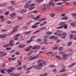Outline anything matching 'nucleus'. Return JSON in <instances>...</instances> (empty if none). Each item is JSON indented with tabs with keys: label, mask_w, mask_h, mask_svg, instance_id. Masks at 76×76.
<instances>
[{
	"label": "nucleus",
	"mask_w": 76,
	"mask_h": 76,
	"mask_svg": "<svg viewBox=\"0 0 76 76\" xmlns=\"http://www.w3.org/2000/svg\"><path fill=\"white\" fill-rule=\"evenodd\" d=\"M43 62L39 63L38 64L39 65H35L34 66V67L36 69L38 70H41L42 69V67L41 66H43Z\"/></svg>",
	"instance_id": "1"
},
{
	"label": "nucleus",
	"mask_w": 76,
	"mask_h": 76,
	"mask_svg": "<svg viewBox=\"0 0 76 76\" xmlns=\"http://www.w3.org/2000/svg\"><path fill=\"white\" fill-rule=\"evenodd\" d=\"M15 40L18 41V38L16 37L14 39H12L11 40L9 43V45H10L11 47H12V46L14 45V44H13V42Z\"/></svg>",
	"instance_id": "2"
},
{
	"label": "nucleus",
	"mask_w": 76,
	"mask_h": 76,
	"mask_svg": "<svg viewBox=\"0 0 76 76\" xmlns=\"http://www.w3.org/2000/svg\"><path fill=\"white\" fill-rule=\"evenodd\" d=\"M38 56H39V55H37L32 58V56H30L28 57V61L33 60L34 59H36Z\"/></svg>",
	"instance_id": "3"
},
{
	"label": "nucleus",
	"mask_w": 76,
	"mask_h": 76,
	"mask_svg": "<svg viewBox=\"0 0 76 76\" xmlns=\"http://www.w3.org/2000/svg\"><path fill=\"white\" fill-rule=\"evenodd\" d=\"M40 17H41V16L39 15V16H37L36 18H35V16L34 15H32L31 16V18L32 19H34V20H38L40 18Z\"/></svg>",
	"instance_id": "4"
},
{
	"label": "nucleus",
	"mask_w": 76,
	"mask_h": 76,
	"mask_svg": "<svg viewBox=\"0 0 76 76\" xmlns=\"http://www.w3.org/2000/svg\"><path fill=\"white\" fill-rule=\"evenodd\" d=\"M30 3H31V1H27V2L26 3V5L25 6V7L26 8L29 7L30 6V5L29 4Z\"/></svg>",
	"instance_id": "5"
},
{
	"label": "nucleus",
	"mask_w": 76,
	"mask_h": 76,
	"mask_svg": "<svg viewBox=\"0 0 76 76\" xmlns=\"http://www.w3.org/2000/svg\"><path fill=\"white\" fill-rule=\"evenodd\" d=\"M49 39L53 40H57L58 39V37H56L55 36H53L50 37Z\"/></svg>",
	"instance_id": "6"
},
{
	"label": "nucleus",
	"mask_w": 76,
	"mask_h": 76,
	"mask_svg": "<svg viewBox=\"0 0 76 76\" xmlns=\"http://www.w3.org/2000/svg\"><path fill=\"white\" fill-rule=\"evenodd\" d=\"M69 37L71 39H73L74 38L76 37V34L74 33L70 34L69 35Z\"/></svg>",
	"instance_id": "7"
},
{
	"label": "nucleus",
	"mask_w": 76,
	"mask_h": 76,
	"mask_svg": "<svg viewBox=\"0 0 76 76\" xmlns=\"http://www.w3.org/2000/svg\"><path fill=\"white\" fill-rule=\"evenodd\" d=\"M67 57H68V55L67 54H64L62 56L61 58L62 59V60H66Z\"/></svg>",
	"instance_id": "8"
},
{
	"label": "nucleus",
	"mask_w": 76,
	"mask_h": 76,
	"mask_svg": "<svg viewBox=\"0 0 76 76\" xmlns=\"http://www.w3.org/2000/svg\"><path fill=\"white\" fill-rule=\"evenodd\" d=\"M35 4H32L30 5V6H31V7L28 8L29 10H32V9H35V7H33V6H35Z\"/></svg>",
	"instance_id": "9"
},
{
	"label": "nucleus",
	"mask_w": 76,
	"mask_h": 76,
	"mask_svg": "<svg viewBox=\"0 0 76 76\" xmlns=\"http://www.w3.org/2000/svg\"><path fill=\"white\" fill-rule=\"evenodd\" d=\"M62 35L64 36H62L61 38H63V39H65V38H66V36L67 35V33L64 32L62 34Z\"/></svg>",
	"instance_id": "10"
},
{
	"label": "nucleus",
	"mask_w": 76,
	"mask_h": 76,
	"mask_svg": "<svg viewBox=\"0 0 76 76\" xmlns=\"http://www.w3.org/2000/svg\"><path fill=\"white\" fill-rule=\"evenodd\" d=\"M16 14L15 13V12H13L10 14V16L12 17V18H15V17H16Z\"/></svg>",
	"instance_id": "11"
},
{
	"label": "nucleus",
	"mask_w": 76,
	"mask_h": 76,
	"mask_svg": "<svg viewBox=\"0 0 76 76\" xmlns=\"http://www.w3.org/2000/svg\"><path fill=\"white\" fill-rule=\"evenodd\" d=\"M26 46L25 45H18V47L20 48H24Z\"/></svg>",
	"instance_id": "12"
},
{
	"label": "nucleus",
	"mask_w": 76,
	"mask_h": 76,
	"mask_svg": "<svg viewBox=\"0 0 76 76\" xmlns=\"http://www.w3.org/2000/svg\"><path fill=\"white\" fill-rule=\"evenodd\" d=\"M62 20H67L68 19V15H66L61 18Z\"/></svg>",
	"instance_id": "13"
},
{
	"label": "nucleus",
	"mask_w": 76,
	"mask_h": 76,
	"mask_svg": "<svg viewBox=\"0 0 76 76\" xmlns=\"http://www.w3.org/2000/svg\"><path fill=\"white\" fill-rule=\"evenodd\" d=\"M7 36V34H5V35H4V34H1L0 35V38H5Z\"/></svg>",
	"instance_id": "14"
},
{
	"label": "nucleus",
	"mask_w": 76,
	"mask_h": 76,
	"mask_svg": "<svg viewBox=\"0 0 76 76\" xmlns=\"http://www.w3.org/2000/svg\"><path fill=\"white\" fill-rule=\"evenodd\" d=\"M66 22H61L59 23V25L60 26H64L65 25H66Z\"/></svg>",
	"instance_id": "15"
},
{
	"label": "nucleus",
	"mask_w": 76,
	"mask_h": 76,
	"mask_svg": "<svg viewBox=\"0 0 76 76\" xmlns=\"http://www.w3.org/2000/svg\"><path fill=\"white\" fill-rule=\"evenodd\" d=\"M18 30V28H16V27H14L13 30L11 32V34H13L14 32H16V31Z\"/></svg>",
	"instance_id": "16"
},
{
	"label": "nucleus",
	"mask_w": 76,
	"mask_h": 76,
	"mask_svg": "<svg viewBox=\"0 0 76 76\" xmlns=\"http://www.w3.org/2000/svg\"><path fill=\"white\" fill-rule=\"evenodd\" d=\"M27 11V10H20L19 11V12L20 13H25Z\"/></svg>",
	"instance_id": "17"
},
{
	"label": "nucleus",
	"mask_w": 76,
	"mask_h": 76,
	"mask_svg": "<svg viewBox=\"0 0 76 76\" xmlns=\"http://www.w3.org/2000/svg\"><path fill=\"white\" fill-rule=\"evenodd\" d=\"M6 71L8 72L7 74H10V72H13V70L8 69L6 70Z\"/></svg>",
	"instance_id": "18"
},
{
	"label": "nucleus",
	"mask_w": 76,
	"mask_h": 76,
	"mask_svg": "<svg viewBox=\"0 0 76 76\" xmlns=\"http://www.w3.org/2000/svg\"><path fill=\"white\" fill-rule=\"evenodd\" d=\"M47 35H51L52 34V32H50V31H48L46 32L45 33Z\"/></svg>",
	"instance_id": "19"
},
{
	"label": "nucleus",
	"mask_w": 76,
	"mask_h": 76,
	"mask_svg": "<svg viewBox=\"0 0 76 76\" xmlns=\"http://www.w3.org/2000/svg\"><path fill=\"white\" fill-rule=\"evenodd\" d=\"M40 31H43V30H45L46 29V27H42L41 28H39Z\"/></svg>",
	"instance_id": "20"
},
{
	"label": "nucleus",
	"mask_w": 76,
	"mask_h": 76,
	"mask_svg": "<svg viewBox=\"0 0 76 76\" xmlns=\"http://www.w3.org/2000/svg\"><path fill=\"white\" fill-rule=\"evenodd\" d=\"M50 37V36L49 35H46L44 36V38H45L46 39H48Z\"/></svg>",
	"instance_id": "21"
},
{
	"label": "nucleus",
	"mask_w": 76,
	"mask_h": 76,
	"mask_svg": "<svg viewBox=\"0 0 76 76\" xmlns=\"http://www.w3.org/2000/svg\"><path fill=\"white\" fill-rule=\"evenodd\" d=\"M75 64H76L75 63H74L72 64L69 65V67H73L74 65H75Z\"/></svg>",
	"instance_id": "22"
},
{
	"label": "nucleus",
	"mask_w": 76,
	"mask_h": 76,
	"mask_svg": "<svg viewBox=\"0 0 76 76\" xmlns=\"http://www.w3.org/2000/svg\"><path fill=\"white\" fill-rule=\"evenodd\" d=\"M9 44H6L4 45L3 47V48H6V47H9Z\"/></svg>",
	"instance_id": "23"
},
{
	"label": "nucleus",
	"mask_w": 76,
	"mask_h": 76,
	"mask_svg": "<svg viewBox=\"0 0 76 76\" xmlns=\"http://www.w3.org/2000/svg\"><path fill=\"white\" fill-rule=\"evenodd\" d=\"M59 51H61L63 50V47H60L59 48Z\"/></svg>",
	"instance_id": "24"
},
{
	"label": "nucleus",
	"mask_w": 76,
	"mask_h": 76,
	"mask_svg": "<svg viewBox=\"0 0 76 76\" xmlns=\"http://www.w3.org/2000/svg\"><path fill=\"white\" fill-rule=\"evenodd\" d=\"M47 75H48L47 73H45L40 74V76H46Z\"/></svg>",
	"instance_id": "25"
},
{
	"label": "nucleus",
	"mask_w": 76,
	"mask_h": 76,
	"mask_svg": "<svg viewBox=\"0 0 76 76\" xmlns=\"http://www.w3.org/2000/svg\"><path fill=\"white\" fill-rule=\"evenodd\" d=\"M66 69H63L60 70L59 71V72H60V73L64 72H66Z\"/></svg>",
	"instance_id": "26"
},
{
	"label": "nucleus",
	"mask_w": 76,
	"mask_h": 76,
	"mask_svg": "<svg viewBox=\"0 0 76 76\" xmlns=\"http://www.w3.org/2000/svg\"><path fill=\"white\" fill-rule=\"evenodd\" d=\"M31 32V31H29L26 32H24V34L26 35H28V34H29Z\"/></svg>",
	"instance_id": "27"
},
{
	"label": "nucleus",
	"mask_w": 76,
	"mask_h": 76,
	"mask_svg": "<svg viewBox=\"0 0 76 76\" xmlns=\"http://www.w3.org/2000/svg\"><path fill=\"white\" fill-rule=\"evenodd\" d=\"M10 70H15V69H16V68L13 67H10L9 68Z\"/></svg>",
	"instance_id": "28"
},
{
	"label": "nucleus",
	"mask_w": 76,
	"mask_h": 76,
	"mask_svg": "<svg viewBox=\"0 0 76 76\" xmlns=\"http://www.w3.org/2000/svg\"><path fill=\"white\" fill-rule=\"evenodd\" d=\"M56 57L57 58V59H58V60H61V58L59 56H56Z\"/></svg>",
	"instance_id": "29"
},
{
	"label": "nucleus",
	"mask_w": 76,
	"mask_h": 76,
	"mask_svg": "<svg viewBox=\"0 0 76 76\" xmlns=\"http://www.w3.org/2000/svg\"><path fill=\"white\" fill-rule=\"evenodd\" d=\"M10 2L12 3V4L13 5H15L16 3V2L14 1H10Z\"/></svg>",
	"instance_id": "30"
},
{
	"label": "nucleus",
	"mask_w": 76,
	"mask_h": 76,
	"mask_svg": "<svg viewBox=\"0 0 76 76\" xmlns=\"http://www.w3.org/2000/svg\"><path fill=\"white\" fill-rule=\"evenodd\" d=\"M32 41H33V39H31L29 41H28L26 42V43L29 44V43H31V42H32Z\"/></svg>",
	"instance_id": "31"
},
{
	"label": "nucleus",
	"mask_w": 76,
	"mask_h": 76,
	"mask_svg": "<svg viewBox=\"0 0 76 76\" xmlns=\"http://www.w3.org/2000/svg\"><path fill=\"white\" fill-rule=\"evenodd\" d=\"M8 9L11 10H13V7L12 6H10L8 7Z\"/></svg>",
	"instance_id": "32"
},
{
	"label": "nucleus",
	"mask_w": 76,
	"mask_h": 76,
	"mask_svg": "<svg viewBox=\"0 0 76 76\" xmlns=\"http://www.w3.org/2000/svg\"><path fill=\"white\" fill-rule=\"evenodd\" d=\"M22 66L19 67L17 69V70H22Z\"/></svg>",
	"instance_id": "33"
},
{
	"label": "nucleus",
	"mask_w": 76,
	"mask_h": 76,
	"mask_svg": "<svg viewBox=\"0 0 76 76\" xmlns=\"http://www.w3.org/2000/svg\"><path fill=\"white\" fill-rule=\"evenodd\" d=\"M38 27L36 25H33L32 26L31 28H37Z\"/></svg>",
	"instance_id": "34"
},
{
	"label": "nucleus",
	"mask_w": 76,
	"mask_h": 76,
	"mask_svg": "<svg viewBox=\"0 0 76 76\" xmlns=\"http://www.w3.org/2000/svg\"><path fill=\"white\" fill-rule=\"evenodd\" d=\"M58 47H54L52 48V49L53 50H57L58 49Z\"/></svg>",
	"instance_id": "35"
},
{
	"label": "nucleus",
	"mask_w": 76,
	"mask_h": 76,
	"mask_svg": "<svg viewBox=\"0 0 76 76\" xmlns=\"http://www.w3.org/2000/svg\"><path fill=\"white\" fill-rule=\"evenodd\" d=\"M63 27H64V26H61L58 27V29H62V28H63Z\"/></svg>",
	"instance_id": "36"
},
{
	"label": "nucleus",
	"mask_w": 76,
	"mask_h": 76,
	"mask_svg": "<svg viewBox=\"0 0 76 76\" xmlns=\"http://www.w3.org/2000/svg\"><path fill=\"white\" fill-rule=\"evenodd\" d=\"M20 75V73L15 74V76H19Z\"/></svg>",
	"instance_id": "37"
},
{
	"label": "nucleus",
	"mask_w": 76,
	"mask_h": 76,
	"mask_svg": "<svg viewBox=\"0 0 76 76\" xmlns=\"http://www.w3.org/2000/svg\"><path fill=\"white\" fill-rule=\"evenodd\" d=\"M46 53L48 54H52L53 53L52 52H48Z\"/></svg>",
	"instance_id": "38"
},
{
	"label": "nucleus",
	"mask_w": 76,
	"mask_h": 76,
	"mask_svg": "<svg viewBox=\"0 0 76 76\" xmlns=\"http://www.w3.org/2000/svg\"><path fill=\"white\" fill-rule=\"evenodd\" d=\"M64 26V29H67L68 27H67V25L66 24H65V25Z\"/></svg>",
	"instance_id": "39"
},
{
	"label": "nucleus",
	"mask_w": 76,
	"mask_h": 76,
	"mask_svg": "<svg viewBox=\"0 0 76 76\" xmlns=\"http://www.w3.org/2000/svg\"><path fill=\"white\" fill-rule=\"evenodd\" d=\"M72 44V42H70L68 43L67 45L68 46H70Z\"/></svg>",
	"instance_id": "40"
},
{
	"label": "nucleus",
	"mask_w": 76,
	"mask_h": 76,
	"mask_svg": "<svg viewBox=\"0 0 76 76\" xmlns=\"http://www.w3.org/2000/svg\"><path fill=\"white\" fill-rule=\"evenodd\" d=\"M36 1L37 2L39 3V2H41L43 1V0H36Z\"/></svg>",
	"instance_id": "41"
},
{
	"label": "nucleus",
	"mask_w": 76,
	"mask_h": 76,
	"mask_svg": "<svg viewBox=\"0 0 76 76\" xmlns=\"http://www.w3.org/2000/svg\"><path fill=\"white\" fill-rule=\"evenodd\" d=\"M23 68H24V69L25 70H27V68L26 67V65H24L23 66Z\"/></svg>",
	"instance_id": "42"
},
{
	"label": "nucleus",
	"mask_w": 76,
	"mask_h": 76,
	"mask_svg": "<svg viewBox=\"0 0 76 76\" xmlns=\"http://www.w3.org/2000/svg\"><path fill=\"white\" fill-rule=\"evenodd\" d=\"M40 31L39 30L37 31H35V32H34L33 33V34H36L37 33H38V32H39Z\"/></svg>",
	"instance_id": "43"
},
{
	"label": "nucleus",
	"mask_w": 76,
	"mask_h": 76,
	"mask_svg": "<svg viewBox=\"0 0 76 76\" xmlns=\"http://www.w3.org/2000/svg\"><path fill=\"white\" fill-rule=\"evenodd\" d=\"M53 72H55V73L57 72V70L56 69H53Z\"/></svg>",
	"instance_id": "44"
},
{
	"label": "nucleus",
	"mask_w": 76,
	"mask_h": 76,
	"mask_svg": "<svg viewBox=\"0 0 76 76\" xmlns=\"http://www.w3.org/2000/svg\"><path fill=\"white\" fill-rule=\"evenodd\" d=\"M23 29H28V26H24L23 27Z\"/></svg>",
	"instance_id": "45"
},
{
	"label": "nucleus",
	"mask_w": 76,
	"mask_h": 76,
	"mask_svg": "<svg viewBox=\"0 0 76 76\" xmlns=\"http://www.w3.org/2000/svg\"><path fill=\"white\" fill-rule=\"evenodd\" d=\"M25 50L26 51H29L30 50V48H28V49H25Z\"/></svg>",
	"instance_id": "46"
},
{
	"label": "nucleus",
	"mask_w": 76,
	"mask_h": 76,
	"mask_svg": "<svg viewBox=\"0 0 76 76\" xmlns=\"http://www.w3.org/2000/svg\"><path fill=\"white\" fill-rule=\"evenodd\" d=\"M32 22L31 21H29L28 23H27L26 25L27 26H28Z\"/></svg>",
	"instance_id": "47"
},
{
	"label": "nucleus",
	"mask_w": 76,
	"mask_h": 76,
	"mask_svg": "<svg viewBox=\"0 0 76 76\" xmlns=\"http://www.w3.org/2000/svg\"><path fill=\"white\" fill-rule=\"evenodd\" d=\"M18 19L19 20H22V17H21L19 16L18 17Z\"/></svg>",
	"instance_id": "48"
},
{
	"label": "nucleus",
	"mask_w": 76,
	"mask_h": 76,
	"mask_svg": "<svg viewBox=\"0 0 76 76\" xmlns=\"http://www.w3.org/2000/svg\"><path fill=\"white\" fill-rule=\"evenodd\" d=\"M71 25L74 27H75V26H76V25L73 23H72Z\"/></svg>",
	"instance_id": "49"
},
{
	"label": "nucleus",
	"mask_w": 76,
	"mask_h": 76,
	"mask_svg": "<svg viewBox=\"0 0 76 76\" xmlns=\"http://www.w3.org/2000/svg\"><path fill=\"white\" fill-rule=\"evenodd\" d=\"M45 19H42V18L41 19H40L39 20V22H41V21H42V20H45Z\"/></svg>",
	"instance_id": "50"
},
{
	"label": "nucleus",
	"mask_w": 76,
	"mask_h": 76,
	"mask_svg": "<svg viewBox=\"0 0 76 76\" xmlns=\"http://www.w3.org/2000/svg\"><path fill=\"white\" fill-rule=\"evenodd\" d=\"M9 12L8 11L5 13V15H9Z\"/></svg>",
	"instance_id": "51"
},
{
	"label": "nucleus",
	"mask_w": 76,
	"mask_h": 76,
	"mask_svg": "<svg viewBox=\"0 0 76 76\" xmlns=\"http://www.w3.org/2000/svg\"><path fill=\"white\" fill-rule=\"evenodd\" d=\"M10 76H15V74H14L13 73H12L10 74Z\"/></svg>",
	"instance_id": "52"
},
{
	"label": "nucleus",
	"mask_w": 76,
	"mask_h": 76,
	"mask_svg": "<svg viewBox=\"0 0 76 76\" xmlns=\"http://www.w3.org/2000/svg\"><path fill=\"white\" fill-rule=\"evenodd\" d=\"M44 7H45V8H48V5L47 4H45L44 5Z\"/></svg>",
	"instance_id": "53"
},
{
	"label": "nucleus",
	"mask_w": 76,
	"mask_h": 76,
	"mask_svg": "<svg viewBox=\"0 0 76 76\" xmlns=\"http://www.w3.org/2000/svg\"><path fill=\"white\" fill-rule=\"evenodd\" d=\"M50 16L51 17H54V16H55V14H50Z\"/></svg>",
	"instance_id": "54"
},
{
	"label": "nucleus",
	"mask_w": 76,
	"mask_h": 76,
	"mask_svg": "<svg viewBox=\"0 0 76 76\" xmlns=\"http://www.w3.org/2000/svg\"><path fill=\"white\" fill-rule=\"evenodd\" d=\"M42 61V60H39L37 61V63H41Z\"/></svg>",
	"instance_id": "55"
},
{
	"label": "nucleus",
	"mask_w": 76,
	"mask_h": 76,
	"mask_svg": "<svg viewBox=\"0 0 76 76\" xmlns=\"http://www.w3.org/2000/svg\"><path fill=\"white\" fill-rule=\"evenodd\" d=\"M37 47L34 46L32 48V50H37Z\"/></svg>",
	"instance_id": "56"
},
{
	"label": "nucleus",
	"mask_w": 76,
	"mask_h": 76,
	"mask_svg": "<svg viewBox=\"0 0 76 76\" xmlns=\"http://www.w3.org/2000/svg\"><path fill=\"white\" fill-rule=\"evenodd\" d=\"M37 41H38L39 42H41V39H38L37 40Z\"/></svg>",
	"instance_id": "57"
},
{
	"label": "nucleus",
	"mask_w": 76,
	"mask_h": 76,
	"mask_svg": "<svg viewBox=\"0 0 76 76\" xmlns=\"http://www.w3.org/2000/svg\"><path fill=\"white\" fill-rule=\"evenodd\" d=\"M2 32H7V29H4L1 30Z\"/></svg>",
	"instance_id": "58"
},
{
	"label": "nucleus",
	"mask_w": 76,
	"mask_h": 76,
	"mask_svg": "<svg viewBox=\"0 0 76 76\" xmlns=\"http://www.w3.org/2000/svg\"><path fill=\"white\" fill-rule=\"evenodd\" d=\"M0 18L2 19H4V16L0 15Z\"/></svg>",
	"instance_id": "59"
},
{
	"label": "nucleus",
	"mask_w": 76,
	"mask_h": 76,
	"mask_svg": "<svg viewBox=\"0 0 76 76\" xmlns=\"http://www.w3.org/2000/svg\"><path fill=\"white\" fill-rule=\"evenodd\" d=\"M20 35V34H18L16 36H15L14 37H19Z\"/></svg>",
	"instance_id": "60"
},
{
	"label": "nucleus",
	"mask_w": 76,
	"mask_h": 76,
	"mask_svg": "<svg viewBox=\"0 0 76 76\" xmlns=\"http://www.w3.org/2000/svg\"><path fill=\"white\" fill-rule=\"evenodd\" d=\"M61 4H62V3H61V2H60V3H58L57 4V5H61Z\"/></svg>",
	"instance_id": "61"
},
{
	"label": "nucleus",
	"mask_w": 76,
	"mask_h": 76,
	"mask_svg": "<svg viewBox=\"0 0 76 76\" xmlns=\"http://www.w3.org/2000/svg\"><path fill=\"white\" fill-rule=\"evenodd\" d=\"M41 22H37V23H36L35 24V25H39V24H40V23Z\"/></svg>",
	"instance_id": "62"
},
{
	"label": "nucleus",
	"mask_w": 76,
	"mask_h": 76,
	"mask_svg": "<svg viewBox=\"0 0 76 76\" xmlns=\"http://www.w3.org/2000/svg\"><path fill=\"white\" fill-rule=\"evenodd\" d=\"M11 49L12 48H6V50H11Z\"/></svg>",
	"instance_id": "63"
},
{
	"label": "nucleus",
	"mask_w": 76,
	"mask_h": 76,
	"mask_svg": "<svg viewBox=\"0 0 76 76\" xmlns=\"http://www.w3.org/2000/svg\"><path fill=\"white\" fill-rule=\"evenodd\" d=\"M68 51H72V50H73L72 48H69L68 49Z\"/></svg>",
	"instance_id": "64"
}]
</instances>
